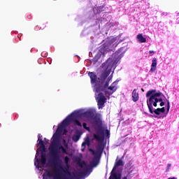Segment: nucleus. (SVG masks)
Instances as JSON below:
<instances>
[{"mask_svg": "<svg viewBox=\"0 0 179 179\" xmlns=\"http://www.w3.org/2000/svg\"><path fill=\"white\" fill-rule=\"evenodd\" d=\"M70 116V120H76V118H79V117H82V113L79 110H75L71 113Z\"/></svg>", "mask_w": 179, "mask_h": 179, "instance_id": "nucleus-11", "label": "nucleus"}, {"mask_svg": "<svg viewBox=\"0 0 179 179\" xmlns=\"http://www.w3.org/2000/svg\"><path fill=\"white\" fill-rule=\"evenodd\" d=\"M103 8H104V6H99V9H103Z\"/></svg>", "mask_w": 179, "mask_h": 179, "instance_id": "nucleus-35", "label": "nucleus"}, {"mask_svg": "<svg viewBox=\"0 0 179 179\" xmlns=\"http://www.w3.org/2000/svg\"><path fill=\"white\" fill-rule=\"evenodd\" d=\"M159 106H160L161 107H163V106H164V101H162V102L160 103Z\"/></svg>", "mask_w": 179, "mask_h": 179, "instance_id": "nucleus-29", "label": "nucleus"}, {"mask_svg": "<svg viewBox=\"0 0 179 179\" xmlns=\"http://www.w3.org/2000/svg\"><path fill=\"white\" fill-rule=\"evenodd\" d=\"M83 127L84 129H86L87 131H90V128L87 127V124H86L85 122L83 124Z\"/></svg>", "mask_w": 179, "mask_h": 179, "instance_id": "nucleus-24", "label": "nucleus"}, {"mask_svg": "<svg viewBox=\"0 0 179 179\" xmlns=\"http://www.w3.org/2000/svg\"><path fill=\"white\" fill-rule=\"evenodd\" d=\"M108 75H110V71L103 72L99 78L98 83L94 86V92L96 93L103 92L106 97L111 96L113 93L117 92V87L114 85L115 83H113L109 86L112 78L110 76L108 77Z\"/></svg>", "mask_w": 179, "mask_h": 179, "instance_id": "nucleus-2", "label": "nucleus"}, {"mask_svg": "<svg viewBox=\"0 0 179 179\" xmlns=\"http://www.w3.org/2000/svg\"><path fill=\"white\" fill-rule=\"evenodd\" d=\"M120 51H121V49L117 50L116 52H115V54H117V55H119L118 54L120 53Z\"/></svg>", "mask_w": 179, "mask_h": 179, "instance_id": "nucleus-30", "label": "nucleus"}, {"mask_svg": "<svg viewBox=\"0 0 179 179\" xmlns=\"http://www.w3.org/2000/svg\"><path fill=\"white\" fill-rule=\"evenodd\" d=\"M41 163L42 166H45V163H47V156L45 155V151H41Z\"/></svg>", "mask_w": 179, "mask_h": 179, "instance_id": "nucleus-13", "label": "nucleus"}, {"mask_svg": "<svg viewBox=\"0 0 179 179\" xmlns=\"http://www.w3.org/2000/svg\"><path fill=\"white\" fill-rule=\"evenodd\" d=\"M99 163H100V160L97 156H95L91 163L92 167H97V166H99Z\"/></svg>", "mask_w": 179, "mask_h": 179, "instance_id": "nucleus-20", "label": "nucleus"}, {"mask_svg": "<svg viewBox=\"0 0 179 179\" xmlns=\"http://www.w3.org/2000/svg\"><path fill=\"white\" fill-rule=\"evenodd\" d=\"M94 139H96V141H98V142H101V141H104V132L102 131L101 134H94Z\"/></svg>", "mask_w": 179, "mask_h": 179, "instance_id": "nucleus-17", "label": "nucleus"}, {"mask_svg": "<svg viewBox=\"0 0 179 179\" xmlns=\"http://www.w3.org/2000/svg\"><path fill=\"white\" fill-rule=\"evenodd\" d=\"M137 40L140 43H146V38L143 37V35L142 34L137 35Z\"/></svg>", "mask_w": 179, "mask_h": 179, "instance_id": "nucleus-21", "label": "nucleus"}, {"mask_svg": "<svg viewBox=\"0 0 179 179\" xmlns=\"http://www.w3.org/2000/svg\"><path fill=\"white\" fill-rule=\"evenodd\" d=\"M89 150L93 156H101V153H103V150H104V147L102 144H99L96 148V152H94L92 148H90Z\"/></svg>", "mask_w": 179, "mask_h": 179, "instance_id": "nucleus-9", "label": "nucleus"}, {"mask_svg": "<svg viewBox=\"0 0 179 179\" xmlns=\"http://www.w3.org/2000/svg\"><path fill=\"white\" fill-rule=\"evenodd\" d=\"M168 179H177V178L173 177V178H168Z\"/></svg>", "mask_w": 179, "mask_h": 179, "instance_id": "nucleus-36", "label": "nucleus"}, {"mask_svg": "<svg viewBox=\"0 0 179 179\" xmlns=\"http://www.w3.org/2000/svg\"><path fill=\"white\" fill-rule=\"evenodd\" d=\"M155 118H157V116H155Z\"/></svg>", "mask_w": 179, "mask_h": 179, "instance_id": "nucleus-39", "label": "nucleus"}, {"mask_svg": "<svg viewBox=\"0 0 179 179\" xmlns=\"http://www.w3.org/2000/svg\"><path fill=\"white\" fill-rule=\"evenodd\" d=\"M162 96L161 92H156V90H152L146 93V97H150L148 100H147V106L150 114H153V106L157 107V103H159V100L157 97H160Z\"/></svg>", "mask_w": 179, "mask_h": 179, "instance_id": "nucleus-3", "label": "nucleus"}, {"mask_svg": "<svg viewBox=\"0 0 179 179\" xmlns=\"http://www.w3.org/2000/svg\"><path fill=\"white\" fill-rule=\"evenodd\" d=\"M88 76H90L91 79L92 85H94L95 83V86H96V85H97V83H99V78L97 81V76L96 75V73H94V72H89Z\"/></svg>", "mask_w": 179, "mask_h": 179, "instance_id": "nucleus-10", "label": "nucleus"}, {"mask_svg": "<svg viewBox=\"0 0 179 179\" xmlns=\"http://www.w3.org/2000/svg\"><path fill=\"white\" fill-rule=\"evenodd\" d=\"M38 163H40V160H38V159H36V163L35 162L34 164L36 166L37 169H40Z\"/></svg>", "mask_w": 179, "mask_h": 179, "instance_id": "nucleus-26", "label": "nucleus"}, {"mask_svg": "<svg viewBox=\"0 0 179 179\" xmlns=\"http://www.w3.org/2000/svg\"><path fill=\"white\" fill-rule=\"evenodd\" d=\"M71 121H72V119H70V116H69L66 119L63 120V122H62L61 124L58 125L57 129L56 130V132L57 134H62V131H64V129L66 126L69 125V122H71Z\"/></svg>", "mask_w": 179, "mask_h": 179, "instance_id": "nucleus-6", "label": "nucleus"}, {"mask_svg": "<svg viewBox=\"0 0 179 179\" xmlns=\"http://www.w3.org/2000/svg\"><path fill=\"white\" fill-rule=\"evenodd\" d=\"M38 144L39 145V150H41V152H45V145H44L43 139L38 138Z\"/></svg>", "mask_w": 179, "mask_h": 179, "instance_id": "nucleus-16", "label": "nucleus"}, {"mask_svg": "<svg viewBox=\"0 0 179 179\" xmlns=\"http://www.w3.org/2000/svg\"><path fill=\"white\" fill-rule=\"evenodd\" d=\"M122 179H128L127 176H124Z\"/></svg>", "mask_w": 179, "mask_h": 179, "instance_id": "nucleus-38", "label": "nucleus"}, {"mask_svg": "<svg viewBox=\"0 0 179 179\" xmlns=\"http://www.w3.org/2000/svg\"><path fill=\"white\" fill-rule=\"evenodd\" d=\"M80 135H82V134L80 133V131H77L76 132V134H74L72 137V141L73 142H78L79 141V139H80Z\"/></svg>", "mask_w": 179, "mask_h": 179, "instance_id": "nucleus-18", "label": "nucleus"}, {"mask_svg": "<svg viewBox=\"0 0 179 179\" xmlns=\"http://www.w3.org/2000/svg\"><path fill=\"white\" fill-rule=\"evenodd\" d=\"M49 150L51 156V164L52 166H54L55 169L54 171H57V173H61L58 169L60 170H62L66 174H69V176H71V172L68 171V169L65 170L64 169V167L62 166L61 164H59V162H61V156L59 155V150H62V153H64L65 155H68V152H66V149L59 143L58 141V138L55 135H53V140L51 142V144L49 147Z\"/></svg>", "mask_w": 179, "mask_h": 179, "instance_id": "nucleus-1", "label": "nucleus"}, {"mask_svg": "<svg viewBox=\"0 0 179 179\" xmlns=\"http://www.w3.org/2000/svg\"><path fill=\"white\" fill-rule=\"evenodd\" d=\"M157 66V59L156 57H154L152 60V64H151V69L150 70V72H156V68Z\"/></svg>", "mask_w": 179, "mask_h": 179, "instance_id": "nucleus-12", "label": "nucleus"}, {"mask_svg": "<svg viewBox=\"0 0 179 179\" xmlns=\"http://www.w3.org/2000/svg\"><path fill=\"white\" fill-rule=\"evenodd\" d=\"M165 112H166V108L164 107H162L161 108H158L155 110H153V108H152V114L153 113H155V114H156L157 115H160V113H165Z\"/></svg>", "mask_w": 179, "mask_h": 179, "instance_id": "nucleus-19", "label": "nucleus"}, {"mask_svg": "<svg viewBox=\"0 0 179 179\" xmlns=\"http://www.w3.org/2000/svg\"><path fill=\"white\" fill-rule=\"evenodd\" d=\"M113 43H114V41L111 40V41H107L105 43H103L100 48V51L101 54H105L106 51H108L110 50V45H111Z\"/></svg>", "mask_w": 179, "mask_h": 179, "instance_id": "nucleus-8", "label": "nucleus"}, {"mask_svg": "<svg viewBox=\"0 0 179 179\" xmlns=\"http://www.w3.org/2000/svg\"><path fill=\"white\" fill-rule=\"evenodd\" d=\"M96 102H97V106L99 110L103 108L104 107V104L107 103V98L106 96H104V94L103 92H99L96 98Z\"/></svg>", "mask_w": 179, "mask_h": 179, "instance_id": "nucleus-5", "label": "nucleus"}, {"mask_svg": "<svg viewBox=\"0 0 179 179\" xmlns=\"http://www.w3.org/2000/svg\"><path fill=\"white\" fill-rule=\"evenodd\" d=\"M157 100H158V101H160L161 103H162V101H163V99L162 98H160V99L157 98Z\"/></svg>", "mask_w": 179, "mask_h": 179, "instance_id": "nucleus-33", "label": "nucleus"}, {"mask_svg": "<svg viewBox=\"0 0 179 179\" xmlns=\"http://www.w3.org/2000/svg\"><path fill=\"white\" fill-rule=\"evenodd\" d=\"M66 132H68V131H66V129H64V135H66Z\"/></svg>", "mask_w": 179, "mask_h": 179, "instance_id": "nucleus-34", "label": "nucleus"}, {"mask_svg": "<svg viewBox=\"0 0 179 179\" xmlns=\"http://www.w3.org/2000/svg\"><path fill=\"white\" fill-rule=\"evenodd\" d=\"M108 69V66L106 68V70Z\"/></svg>", "mask_w": 179, "mask_h": 179, "instance_id": "nucleus-40", "label": "nucleus"}, {"mask_svg": "<svg viewBox=\"0 0 179 179\" xmlns=\"http://www.w3.org/2000/svg\"><path fill=\"white\" fill-rule=\"evenodd\" d=\"M149 54H151V55H153V54H156V52L153 50H150Z\"/></svg>", "mask_w": 179, "mask_h": 179, "instance_id": "nucleus-28", "label": "nucleus"}, {"mask_svg": "<svg viewBox=\"0 0 179 179\" xmlns=\"http://www.w3.org/2000/svg\"><path fill=\"white\" fill-rule=\"evenodd\" d=\"M166 103H167L166 111H167V113H169V111H170V101L166 99Z\"/></svg>", "mask_w": 179, "mask_h": 179, "instance_id": "nucleus-25", "label": "nucleus"}, {"mask_svg": "<svg viewBox=\"0 0 179 179\" xmlns=\"http://www.w3.org/2000/svg\"><path fill=\"white\" fill-rule=\"evenodd\" d=\"M132 100L134 101V103H136L138 100H139V94L136 91V89H134L131 94Z\"/></svg>", "mask_w": 179, "mask_h": 179, "instance_id": "nucleus-15", "label": "nucleus"}, {"mask_svg": "<svg viewBox=\"0 0 179 179\" xmlns=\"http://www.w3.org/2000/svg\"><path fill=\"white\" fill-rule=\"evenodd\" d=\"M71 121H73L74 125H77L78 127H82V123H80V122H79V120H78L76 119H73V120H71Z\"/></svg>", "mask_w": 179, "mask_h": 179, "instance_id": "nucleus-22", "label": "nucleus"}, {"mask_svg": "<svg viewBox=\"0 0 179 179\" xmlns=\"http://www.w3.org/2000/svg\"><path fill=\"white\" fill-rule=\"evenodd\" d=\"M75 162L80 169H83V166H86V162H85V161H82V159L79 157H76Z\"/></svg>", "mask_w": 179, "mask_h": 179, "instance_id": "nucleus-14", "label": "nucleus"}, {"mask_svg": "<svg viewBox=\"0 0 179 179\" xmlns=\"http://www.w3.org/2000/svg\"><path fill=\"white\" fill-rule=\"evenodd\" d=\"M158 118H162L161 117H159Z\"/></svg>", "mask_w": 179, "mask_h": 179, "instance_id": "nucleus-42", "label": "nucleus"}, {"mask_svg": "<svg viewBox=\"0 0 179 179\" xmlns=\"http://www.w3.org/2000/svg\"><path fill=\"white\" fill-rule=\"evenodd\" d=\"M84 145H86V143H82V146H83Z\"/></svg>", "mask_w": 179, "mask_h": 179, "instance_id": "nucleus-37", "label": "nucleus"}, {"mask_svg": "<svg viewBox=\"0 0 179 179\" xmlns=\"http://www.w3.org/2000/svg\"><path fill=\"white\" fill-rule=\"evenodd\" d=\"M171 167V164H168L166 169L167 173H168V171H170Z\"/></svg>", "mask_w": 179, "mask_h": 179, "instance_id": "nucleus-27", "label": "nucleus"}, {"mask_svg": "<svg viewBox=\"0 0 179 179\" xmlns=\"http://www.w3.org/2000/svg\"><path fill=\"white\" fill-rule=\"evenodd\" d=\"M64 162H65L66 166H67V167H68V164H69V157L68 156H66L64 157Z\"/></svg>", "mask_w": 179, "mask_h": 179, "instance_id": "nucleus-23", "label": "nucleus"}, {"mask_svg": "<svg viewBox=\"0 0 179 179\" xmlns=\"http://www.w3.org/2000/svg\"><path fill=\"white\" fill-rule=\"evenodd\" d=\"M143 92V89L141 90Z\"/></svg>", "mask_w": 179, "mask_h": 179, "instance_id": "nucleus-41", "label": "nucleus"}, {"mask_svg": "<svg viewBox=\"0 0 179 179\" xmlns=\"http://www.w3.org/2000/svg\"><path fill=\"white\" fill-rule=\"evenodd\" d=\"M88 176H90V171L89 169H86L85 171L78 173V174H74V176H72L71 178H65V179L83 178V177H87Z\"/></svg>", "mask_w": 179, "mask_h": 179, "instance_id": "nucleus-7", "label": "nucleus"}, {"mask_svg": "<svg viewBox=\"0 0 179 179\" xmlns=\"http://www.w3.org/2000/svg\"><path fill=\"white\" fill-rule=\"evenodd\" d=\"M106 135H110V131H108V130H107V129L106 130Z\"/></svg>", "mask_w": 179, "mask_h": 179, "instance_id": "nucleus-31", "label": "nucleus"}, {"mask_svg": "<svg viewBox=\"0 0 179 179\" xmlns=\"http://www.w3.org/2000/svg\"><path fill=\"white\" fill-rule=\"evenodd\" d=\"M85 115L87 118L94 120V123L97 128L99 129H101L103 122H101V115L100 113H94L93 111H87L85 113Z\"/></svg>", "mask_w": 179, "mask_h": 179, "instance_id": "nucleus-4", "label": "nucleus"}, {"mask_svg": "<svg viewBox=\"0 0 179 179\" xmlns=\"http://www.w3.org/2000/svg\"><path fill=\"white\" fill-rule=\"evenodd\" d=\"M42 136H42L41 134H38V139H41Z\"/></svg>", "mask_w": 179, "mask_h": 179, "instance_id": "nucleus-32", "label": "nucleus"}]
</instances>
